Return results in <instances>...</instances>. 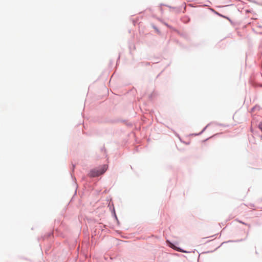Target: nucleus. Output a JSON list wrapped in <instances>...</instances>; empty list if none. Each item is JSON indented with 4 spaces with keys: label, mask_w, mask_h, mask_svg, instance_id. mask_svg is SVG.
<instances>
[{
    "label": "nucleus",
    "mask_w": 262,
    "mask_h": 262,
    "mask_svg": "<svg viewBox=\"0 0 262 262\" xmlns=\"http://www.w3.org/2000/svg\"><path fill=\"white\" fill-rule=\"evenodd\" d=\"M107 169V165H103L99 169L94 168L90 171L89 172V176L90 177H96L104 173Z\"/></svg>",
    "instance_id": "obj_1"
},
{
    "label": "nucleus",
    "mask_w": 262,
    "mask_h": 262,
    "mask_svg": "<svg viewBox=\"0 0 262 262\" xmlns=\"http://www.w3.org/2000/svg\"><path fill=\"white\" fill-rule=\"evenodd\" d=\"M170 247L172 248H175V247L173 245H171Z\"/></svg>",
    "instance_id": "obj_2"
}]
</instances>
